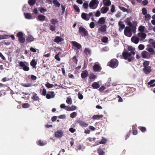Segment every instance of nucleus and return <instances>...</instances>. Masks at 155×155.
Here are the masks:
<instances>
[{"label":"nucleus","mask_w":155,"mask_h":155,"mask_svg":"<svg viewBox=\"0 0 155 155\" xmlns=\"http://www.w3.org/2000/svg\"><path fill=\"white\" fill-rule=\"evenodd\" d=\"M103 117V115L102 114L99 115H94L92 117V118L94 120L99 119Z\"/></svg>","instance_id":"nucleus-31"},{"label":"nucleus","mask_w":155,"mask_h":155,"mask_svg":"<svg viewBox=\"0 0 155 155\" xmlns=\"http://www.w3.org/2000/svg\"><path fill=\"white\" fill-rule=\"evenodd\" d=\"M155 82V80H150L148 83V84L149 85H150V87H153L155 86V83L154 84Z\"/></svg>","instance_id":"nucleus-29"},{"label":"nucleus","mask_w":155,"mask_h":155,"mask_svg":"<svg viewBox=\"0 0 155 155\" xmlns=\"http://www.w3.org/2000/svg\"><path fill=\"white\" fill-rule=\"evenodd\" d=\"M90 27L91 28H94L95 27V24L93 22H91L90 24Z\"/></svg>","instance_id":"nucleus-61"},{"label":"nucleus","mask_w":155,"mask_h":155,"mask_svg":"<svg viewBox=\"0 0 155 155\" xmlns=\"http://www.w3.org/2000/svg\"><path fill=\"white\" fill-rule=\"evenodd\" d=\"M144 26L142 25H140L138 28L139 31L141 32H143L144 31Z\"/></svg>","instance_id":"nucleus-42"},{"label":"nucleus","mask_w":155,"mask_h":155,"mask_svg":"<svg viewBox=\"0 0 155 155\" xmlns=\"http://www.w3.org/2000/svg\"><path fill=\"white\" fill-rule=\"evenodd\" d=\"M142 12L143 13V15H144L147 14V11L145 8H143L142 9Z\"/></svg>","instance_id":"nucleus-53"},{"label":"nucleus","mask_w":155,"mask_h":155,"mask_svg":"<svg viewBox=\"0 0 155 155\" xmlns=\"http://www.w3.org/2000/svg\"><path fill=\"white\" fill-rule=\"evenodd\" d=\"M36 1H28V3L29 4L31 5H33L35 3Z\"/></svg>","instance_id":"nucleus-52"},{"label":"nucleus","mask_w":155,"mask_h":155,"mask_svg":"<svg viewBox=\"0 0 155 155\" xmlns=\"http://www.w3.org/2000/svg\"><path fill=\"white\" fill-rule=\"evenodd\" d=\"M107 140L106 138L104 137H102L101 140L99 142L100 144H104L107 143Z\"/></svg>","instance_id":"nucleus-38"},{"label":"nucleus","mask_w":155,"mask_h":155,"mask_svg":"<svg viewBox=\"0 0 155 155\" xmlns=\"http://www.w3.org/2000/svg\"><path fill=\"white\" fill-rule=\"evenodd\" d=\"M138 37L140 41L144 40L146 37V34L143 32H139L137 34Z\"/></svg>","instance_id":"nucleus-11"},{"label":"nucleus","mask_w":155,"mask_h":155,"mask_svg":"<svg viewBox=\"0 0 155 155\" xmlns=\"http://www.w3.org/2000/svg\"><path fill=\"white\" fill-rule=\"evenodd\" d=\"M30 106V105L28 103H24L22 105V107L24 108H28Z\"/></svg>","instance_id":"nucleus-40"},{"label":"nucleus","mask_w":155,"mask_h":155,"mask_svg":"<svg viewBox=\"0 0 155 155\" xmlns=\"http://www.w3.org/2000/svg\"><path fill=\"white\" fill-rule=\"evenodd\" d=\"M55 136L58 138L61 137L63 135V131L61 130H58L55 132Z\"/></svg>","instance_id":"nucleus-9"},{"label":"nucleus","mask_w":155,"mask_h":155,"mask_svg":"<svg viewBox=\"0 0 155 155\" xmlns=\"http://www.w3.org/2000/svg\"><path fill=\"white\" fill-rule=\"evenodd\" d=\"M127 49L129 51H124L122 53V55L125 60H127L130 62L135 59L134 55L135 54L134 51L135 48L132 46H129Z\"/></svg>","instance_id":"nucleus-1"},{"label":"nucleus","mask_w":155,"mask_h":155,"mask_svg":"<svg viewBox=\"0 0 155 155\" xmlns=\"http://www.w3.org/2000/svg\"><path fill=\"white\" fill-rule=\"evenodd\" d=\"M89 75L88 73L87 70L82 71L81 74V77L82 78L85 79Z\"/></svg>","instance_id":"nucleus-13"},{"label":"nucleus","mask_w":155,"mask_h":155,"mask_svg":"<svg viewBox=\"0 0 155 155\" xmlns=\"http://www.w3.org/2000/svg\"><path fill=\"white\" fill-rule=\"evenodd\" d=\"M55 95V94L54 91H48V93L46 95V97L48 99L54 98Z\"/></svg>","instance_id":"nucleus-12"},{"label":"nucleus","mask_w":155,"mask_h":155,"mask_svg":"<svg viewBox=\"0 0 155 155\" xmlns=\"http://www.w3.org/2000/svg\"><path fill=\"white\" fill-rule=\"evenodd\" d=\"M144 73L146 74H148L151 71V68L150 66L144 67L143 69Z\"/></svg>","instance_id":"nucleus-14"},{"label":"nucleus","mask_w":155,"mask_h":155,"mask_svg":"<svg viewBox=\"0 0 155 155\" xmlns=\"http://www.w3.org/2000/svg\"><path fill=\"white\" fill-rule=\"evenodd\" d=\"M34 38H33V36L31 35H28V36L27 37L26 39V42L28 43L33 41H34Z\"/></svg>","instance_id":"nucleus-17"},{"label":"nucleus","mask_w":155,"mask_h":155,"mask_svg":"<svg viewBox=\"0 0 155 155\" xmlns=\"http://www.w3.org/2000/svg\"><path fill=\"white\" fill-rule=\"evenodd\" d=\"M37 64V62L36 61L35 59H33L30 62V65L34 68H36V65Z\"/></svg>","instance_id":"nucleus-27"},{"label":"nucleus","mask_w":155,"mask_h":155,"mask_svg":"<svg viewBox=\"0 0 155 155\" xmlns=\"http://www.w3.org/2000/svg\"><path fill=\"white\" fill-rule=\"evenodd\" d=\"M24 34L21 32L19 31L17 34V36L18 38V41L21 43H24L25 41V39L24 37Z\"/></svg>","instance_id":"nucleus-4"},{"label":"nucleus","mask_w":155,"mask_h":155,"mask_svg":"<svg viewBox=\"0 0 155 155\" xmlns=\"http://www.w3.org/2000/svg\"><path fill=\"white\" fill-rule=\"evenodd\" d=\"M63 39L59 36H56L54 39V41L55 42L58 43L62 41Z\"/></svg>","instance_id":"nucleus-25"},{"label":"nucleus","mask_w":155,"mask_h":155,"mask_svg":"<svg viewBox=\"0 0 155 155\" xmlns=\"http://www.w3.org/2000/svg\"><path fill=\"white\" fill-rule=\"evenodd\" d=\"M33 95L31 97V99L35 101H39L40 98L37 94L35 93H33Z\"/></svg>","instance_id":"nucleus-21"},{"label":"nucleus","mask_w":155,"mask_h":155,"mask_svg":"<svg viewBox=\"0 0 155 155\" xmlns=\"http://www.w3.org/2000/svg\"><path fill=\"white\" fill-rule=\"evenodd\" d=\"M96 75L93 74H90L89 76V78L90 79H94L96 77Z\"/></svg>","instance_id":"nucleus-51"},{"label":"nucleus","mask_w":155,"mask_h":155,"mask_svg":"<svg viewBox=\"0 0 155 155\" xmlns=\"http://www.w3.org/2000/svg\"><path fill=\"white\" fill-rule=\"evenodd\" d=\"M77 115V113L75 112H74L70 114V117L72 118H74Z\"/></svg>","instance_id":"nucleus-46"},{"label":"nucleus","mask_w":155,"mask_h":155,"mask_svg":"<svg viewBox=\"0 0 155 155\" xmlns=\"http://www.w3.org/2000/svg\"><path fill=\"white\" fill-rule=\"evenodd\" d=\"M45 86L48 88H51L53 86V85L52 84H50L48 82H47L45 84Z\"/></svg>","instance_id":"nucleus-44"},{"label":"nucleus","mask_w":155,"mask_h":155,"mask_svg":"<svg viewBox=\"0 0 155 155\" xmlns=\"http://www.w3.org/2000/svg\"><path fill=\"white\" fill-rule=\"evenodd\" d=\"M118 61L115 58L112 59L108 63V65L110 67L113 68H114L117 67L118 65Z\"/></svg>","instance_id":"nucleus-2"},{"label":"nucleus","mask_w":155,"mask_h":155,"mask_svg":"<svg viewBox=\"0 0 155 155\" xmlns=\"http://www.w3.org/2000/svg\"><path fill=\"white\" fill-rule=\"evenodd\" d=\"M147 50L150 52L151 54H153L155 53V51L151 47H149L147 48Z\"/></svg>","instance_id":"nucleus-34"},{"label":"nucleus","mask_w":155,"mask_h":155,"mask_svg":"<svg viewBox=\"0 0 155 155\" xmlns=\"http://www.w3.org/2000/svg\"><path fill=\"white\" fill-rule=\"evenodd\" d=\"M38 144L40 146H44L45 145V143L43 141H42L41 140H40L38 141Z\"/></svg>","instance_id":"nucleus-49"},{"label":"nucleus","mask_w":155,"mask_h":155,"mask_svg":"<svg viewBox=\"0 0 155 155\" xmlns=\"http://www.w3.org/2000/svg\"><path fill=\"white\" fill-rule=\"evenodd\" d=\"M72 44V48L74 50L76 49L75 48L78 49H80L81 48V45L80 44L75 41H72L71 42Z\"/></svg>","instance_id":"nucleus-8"},{"label":"nucleus","mask_w":155,"mask_h":155,"mask_svg":"<svg viewBox=\"0 0 155 155\" xmlns=\"http://www.w3.org/2000/svg\"><path fill=\"white\" fill-rule=\"evenodd\" d=\"M118 25L120 27L119 30L120 31L124 28L125 26L123 22L121 21H120L119 22Z\"/></svg>","instance_id":"nucleus-20"},{"label":"nucleus","mask_w":155,"mask_h":155,"mask_svg":"<svg viewBox=\"0 0 155 155\" xmlns=\"http://www.w3.org/2000/svg\"><path fill=\"white\" fill-rule=\"evenodd\" d=\"M106 18L104 17H101L100 18L97 22L98 24L104 25L105 22Z\"/></svg>","instance_id":"nucleus-18"},{"label":"nucleus","mask_w":155,"mask_h":155,"mask_svg":"<svg viewBox=\"0 0 155 155\" xmlns=\"http://www.w3.org/2000/svg\"><path fill=\"white\" fill-rule=\"evenodd\" d=\"M79 123L80 125L83 127H86L88 125V124H87L83 121H80Z\"/></svg>","instance_id":"nucleus-35"},{"label":"nucleus","mask_w":155,"mask_h":155,"mask_svg":"<svg viewBox=\"0 0 155 155\" xmlns=\"http://www.w3.org/2000/svg\"><path fill=\"white\" fill-rule=\"evenodd\" d=\"M78 97L79 99L80 100H81L83 99V96L81 94L80 92H79L78 94Z\"/></svg>","instance_id":"nucleus-57"},{"label":"nucleus","mask_w":155,"mask_h":155,"mask_svg":"<svg viewBox=\"0 0 155 155\" xmlns=\"http://www.w3.org/2000/svg\"><path fill=\"white\" fill-rule=\"evenodd\" d=\"M83 8L85 9H87L88 8V2H85L83 4Z\"/></svg>","instance_id":"nucleus-56"},{"label":"nucleus","mask_w":155,"mask_h":155,"mask_svg":"<svg viewBox=\"0 0 155 155\" xmlns=\"http://www.w3.org/2000/svg\"><path fill=\"white\" fill-rule=\"evenodd\" d=\"M24 14L25 15V17L26 19H30L32 18V17L30 13H24Z\"/></svg>","instance_id":"nucleus-28"},{"label":"nucleus","mask_w":155,"mask_h":155,"mask_svg":"<svg viewBox=\"0 0 155 155\" xmlns=\"http://www.w3.org/2000/svg\"><path fill=\"white\" fill-rule=\"evenodd\" d=\"M91 86L94 89H97L99 88L100 85L98 83L95 82L92 83Z\"/></svg>","instance_id":"nucleus-26"},{"label":"nucleus","mask_w":155,"mask_h":155,"mask_svg":"<svg viewBox=\"0 0 155 155\" xmlns=\"http://www.w3.org/2000/svg\"><path fill=\"white\" fill-rule=\"evenodd\" d=\"M49 28L52 31H54L55 30V27L54 25H50Z\"/></svg>","instance_id":"nucleus-55"},{"label":"nucleus","mask_w":155,"mask_h":155,"mask_svg":"<svg viewBox=\"0 0 155 155\" xmlns=\"http://www.w3.org/2000/svg\"><path fill=\"white\" fill-rule=\"evenodd\" d=\"M144 19L145 21H148L151 18V16L149 14H147L145 15Z\"/></svg>","instance_id":"nucleus-37"},{"label":"nucleus","mask_w":155,"mask_h":155,"mask_svg":"<svg viewBox=\"0 0 155 155\" xmlns=\"http://www.w3.org/2000/svg\"><path fill=\"white\" fill-rule=\"evenodd\" d=\"M53 3L56 7H59L60 5V4L58 1H53Z\"/></svg>","instance_id":"nucleus-39"},{"label":"nucleus","mask_w":155,"mask_h":155,"mask_svg":"<svg viewBox=\"0 0 155 155\" xmlns=\"http://www.w3.org/2000/svg\"><path fill=\"white\" fill-rule=\"evenodd\" d=\"M46 18V17L42 15H39L38 16L37 20L41 21H44Z\"/></svg>","instance_id":"nucleus-22"},{"label":"nucleus","mask_w":155,"mask_h":155,"mask_svg":"<svg viewBox=\"0 0 155 155\" xmlns=\"http://www.w3.org/2000/svg\"><path fill=\"white\" fill-rule=\"evenodd\" d=\"M105 89V87L104 86H102L99 88V90L101 92L104 90Z\"/></svg>","instance_id":"nucleus-64"},{"label":"nucleus","mask_w":155,"mask_h":155,"mask_svg":"<svg viewBox=\"0 0 155 155\" xmlns=\"http://www.w3.org/2000/svg\"><path fill=\"white\" fill-rule=\"evenodd\" d=\"M2 38L4 39H8L9 38V35H2Z\"/></svg>","instance_id":"nucleus-60"},{"label":"nucleus","mask_w":155,"mask_h":155,"mask_svg":"<svg viewBox=\"0 0 155 155\" xmlns=\"http://www.w3.org/2000/svg\"><path fill=\"white\" fill-rule=\"evenodd\" d=\"M149 55V53L146 51H143L141 53L142 56L143 58H147Z\"/></svg>","instance_id":"nucleus-24"},{"label":"nucleus","mask_w":155,"mask_h":155,"mask_svg":"<svg viewBox=\"0 0 155 155\" xmlns=\"http://www.w3.org/2000/svg\"><path fill=\"white\" fill-rule=\"evenodd\" d=\"M19 66L25 71H28L29 70V68L28 67L29 64L26 62H19Z\"/></svg>","instance_id":"nucleus-3"},{"label":"nucleus","mask_w":155,"mask_h":155,"mask_svg":"<svg viewBox=\"0 0 155 155\" xmlns=\"http://www.w3.org/2000/svg\"><path fill=\"white\" fill-rule=\"evenodd\" d=\"M93 69L95 71H100L101 69L100 66L98 64H95L93 67Z\"/></svg>","instance_id":"nucleus-19"},{"label":"nucleus","mask_w":155,"mask_h":155,"mask_svg":"<svg viewBox=\"0 0 155 155\" xmlns=\"http://www.w3.org/2000/svg\"><path fill=\"white\" fill-rule=\"evenodd\" d=\"M124 33L126 36L129 37H131L132 34L130 28L127 26L126 27L124 30Z\"/></svg>","instance_id":"nucleus-6"},{"label":"nucleus","mask_w":155,"mask_h":155,"mask_svg":"<svg viewBox=\"0 0 155 155\" xmlns=\"http://www.w3.org/2000/svg\"><path fill=\"white\" fill-rule=\"evenodd\" d=\"M126 22L127 23V25H128L130 27H132V24L131 22L130 21V18H127Z\"/></svg>","instance_id":"nucleus-36"},{"label":"nucleus","mask_w":155,"mask_h":155,"mask_svg":"<svg viewBox=\"0 0 155 155\" xmlns=\"http://www.w3.org/2000/svg\"><path fill=\"white\" fill-rule=\"evenodd\" d=\"M84 53L87 56L88 55L90 54L91 53V51L89 48H85L84 51Z\"/></svg>","instance_id":"nucleus-32"},{"label":"nucleus","mask_w":155,"mask_h":155,"mask_svg":"<svg viewBox=\"0 0 155 155\" xmlns=\"http://www.w3.org/2000/svg\"><path fill=\"white\" fill-rule=\"evenodd\" d=\"M79 33L82 36H86L88 35V32L87 30L81 26L79 28Z\"/></svg>","instance_id":"nucleus-5"},{"label":"nucleus","mask_w":155,"mask_h":155,"mask_svg":"<svg viewBox=\"0 0 155 155\" xmlns=\"http://www.w3.org/2000/svg\"><path fill=\"white\" fill-rule=\"evenodd\" d=\"M81 17L83 19L87 21H88L90 18L88 16L87 14L84 12H83L82 13Z\"/></svg>","instance_id":"nucleus-16"},{"label":"nucleus","mask_w":155,"mask_h":155,"mask_svg":"<svg viewBox=\"0 0 155 155\" xmlns=\"http://www.w3.org/2000/svg\"><path fill=\"white\" fill-rule=\"evenodd\" d=\"M104 6H108L111 5L110 1H103Z\"/></svg>","instance_id":"nucleus-30"},{"label":"nucleus","mask_w":155,"mask_h":155,"mask_svg":"<svg viewBox=\"0 0 155 155\" xmlns=\"http://www.w3.org/2000/svg\"><path fill=\"white\" fill-rule=\"evenodd\" d=\"M99 4L98 1H91L89 3V6L91 9L96 8Z\"/></svg>","instance_id":"nucleus-7"},{"label":"nucleus","mask_w":155,"mask_h":155,"mask_svg":"<svg viewBox=\"0 0 155 155\" xmlns=\"http://www.w3.org/2000/svg\"><path fill=\"white\" fill-rule=\"evenodd\" d=\"M119 8L123 12H126L127 11V9L125 7L121 6H119Z\"/></svg>","instance_id":"nucleus-54"},{"label":"nucleus","mask_w":155,"mask_h":155,"mask_svg":"<svg viewBox=\"0 0 155 155\" xmlns=\"http://www.w3.org/2000/svg\"><path fill=\"white\" fill-rule=\"evenodd\" d=\"M107 26L104 25L101 26L98 30V33L99 34H102L106 31Z\"/></svg>","instance_id":"nucleus-10"},{"label":"nucleus","mask_w":155,"mask_h":155,"mask_svg":"<svg viewBox=\"0 0 155 155\" xmlns=\"http://www.w3.org/2000/svg\"><path fill=\"white\" fill-rule=\"evenodd\" d=\"M139 39L138 37L135 36H133L131 38V41L132 42L135 44H137L139 42Z\"/></svg>","instance_id":"nucleus-15"},{"label":"nucleus","mask_w":155,"mask_h":155,"mask_svg":"<svg viewBox=\"0 0 155 155\" xmlns=\"http://www.w3.org/2000/svg\"><path fill=\"white\" fill-rule=\"evenodd\" d=\"M51 22L52 24L55 25L58 23V21L57 19H53L51 20Z\"/></svg>","instance_id":"nucleus-43"},{"label":"nucleus","mask_w":155,"mask_h":155,"mask_svg":"<svg viewBox=\"0 0 155 155\" xmlns=\"http://www.w3.org/2000/svg\"><path fill=\"white\" fill-rule=\"evenodd\" d=\"M97 151L99 155H104L105 153L103 150L101 148H98L97 150Z\"/></svg>","instance_id":"nucleus-33"},{"label":"nucleus","mask_w":155,"mask_h":155,"mask_svg":"<svg viewBox=\"0 0 155 155\" xmlns=\"http://www.w3.org/2000/svg\"><path fill=\"white\" fill-rule=\"evenodd\" d=\"M74 8L77 12H80V9L79 7L76 5H74L73 6Z\"/></svg>","instance_id":"nucleus-47"},{"label":"nucleus","mask_w":155,"mask_h":155,"mask_svg":"<svg viewBox=\"0 0 155 155\" xmlns=\"http://www.w3.org/2000/svg\"><path fill=\"white\" fill-rule=\"evenodd\" d=\"M66 102L69 104H72V99L70 97H68L66 100Z\"/></svg>","instance_id":"nucleus-48"},{"label":"nucleus","mask_w":155,"mask_h":155,"mask_svg":"<svg viewBox=\"0 0 155 155\" xmlns=\"http://www.w3.org/2000/svg\"><path fill=\"white\" fill-rule=\"evenodd\" d=\"M144 48V46L142 44H140L138 46V48L140 50H142Z\"/></svg>","instance_id":"nucleus-58"},{"label":"nucleus","mask_w":155,"mask_h":155,"mask_svg":"<svg viewBox=\"0 0 155 155\" xmlns=\"http://www.w3.org/2000/svg\"><path fill=\"white\" fill-rule=\"evenodd\" d=\"M61 10H62V14H63L64 13L65 8V6L63 5H61Z\"/></svg>","instance_id":"nucleus-62"},{"label":"nucleus","mask_w":155,"mask_h":155,"mask_svg":"<svg viewBox=\"0 0 155 155\" xmlns=\"http://www.w3.org/2000/svg\"><path fill=\"white\" fill-rule=\"evenodd\" d=\"M150 64L149 61H145L143 63V65L144 67H148Z\"/></svg>","instance_id":"nucleus-41"},{"label":"nucleus","mask_w":155,"mask_h":155,"mask_svg":"<svg viewBox=\"0 0 155 155\" xmlns=\"http://www.w3.org/2000/svg\"><path fill=\"white\" fill-rule=\"evenodd\" d=\"M47 93V91L45 89L43 88L42 90V95L43 96H45L46 95Z\"/></svg>","instance_id":"nucleus-63"},{"label":"nucleus","mask_w":155,"mask_h":155,"mask_svg":"<svg viewBox=\"0 0 155 155\" xmlns=\"http://www.w3.org/2000/svg\"><path fill=\"white\" fill-rule=\"evenodd\" d=\"M108 10V7L104 6L101 8V11L102 14H105L107 12Z\"/></svg>","instance_id":"nucleus-23"},{"label":"nucleus","mask_w":155,"mask_h":155,"mask_svg":"<svg viewBox=\"0 0 155 155\" xmlns=\"http://www.w3.org/2000/svg\"><path fill=\"white\" fill-rule=\"evenodd\" d=\"M108 38L107 37H104L101 39V41L102 42L106 43L107 41Z\"/></svg>","instance_id":"nucleus-50"},{"label":"nucleus","mask_w":155,"mask_h":155,"mask_svg":"<svg viewBox=\"0 0 155 155\" xmlns=\"http://www.w3.org/2000/svg\"><path fill=\"white\" fill-rule=\"evenodd\" d=\"M138 128L140 129L142 132H145L146 131V127H139Z\"/></svg>","instance_id":"nucleus-45"},{"label":"nucleus","mask_w":155,"mask_h":155,"mask_svg":"<svg viewBox=\"0 0 155 155\" xmlns=\"http://www.w3.org/2000/svg\"><path fill=\"white\" fill-rule=\"evenodd\" d=\"M39 11L41 13H43L47 11V9L43 8H39Z\"/></svg>","instance_id":"nucleus-59"}]
</instances>
